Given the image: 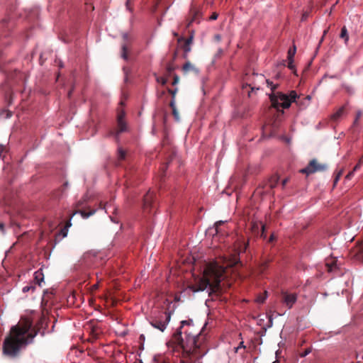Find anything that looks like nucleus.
Instances as JSON below:
<instances>
[{"label":"nucleus","mask_w":363,"mask_h":363,"mask_svg":"<svg viewBox=\"0 0 363 363\" xmlns=\"http://www.w3.org/2000/svg\"><path fill=\"white\" fill-rule=\"evenodd\" d=\"M43 274L40 270L35 272L34 280L37 284L40 286V284L43 281Z\"/></svg>","instance_id":"nucleus-20"},{"label":"nucleus","mask_w":363,"mask_h":363,"mask_svg":"<svg viewBox=\"0 0 363 363\" xmlns=\"http://www.w3.org/2000/svg\"><path fill=\"white\" fill-rule=\"evenodd\" d=\"M172 342L179 347L182 350L184 356L190 359H200L208 351L206 337L193 324L192 320L181 322V326L172 336Z\"/></svg>","instance_id":"nucleus-3"},{"label":"nucleus","mask_w":363,"mask_h":363,"mask_svg":"<svg viewBox=\"0 0 363 363\" xmlns=\"http://www.w3.org/2000/svg\"><path fill=\"white\" fill-rule=\"evenodd\" d=\"M214 38L216 41H220V35L217 34L214 36Z\"/></svg>","instance_id":"nucleus-41"},{"label":"nucleus","mask_w":363,"mask_h":363,"mask_svg":"<svg viewBox=\"0 0 363 363\" xmlns=\"http://www.w3.org/2000/svg\"><path fill=\"white\" fill-rule=\"evenodd\" d=\"M247 96H250V91H247Z\"/></svg>","instance_id":"nucleus-54"},{"label":"nucleus","mask_w":363,"mask_h":363,"mask_svg":"<svg viewBox=\"0 0 363 363\" xmlns=\"http://www.w3.org/2000/svg\"><path fill=\"white\" fill-rule=\"evenodd\" d=\"M273 363H279L278 361H274Z\"/></svg>","instance_id":"nucleus-56"},{"label":"nucleus","mask_w":363,"mask_h":363,"mask_svg":"<svg viewBox=\"0 0 363 363\" xmlns=\"http://www.w3.org/2000/svg\"><path fill=\"white\" fill-rule=\"evenodd\" d=\"M328 32V28L324 30L323 35L320 40L319 45L323 42L324 37L325 36V35L327 34Z\"/></svg>","instance_id":"nucleus-38"},{"label":"nucleus","mask_w":363,"mask_h":363,"mask_svg":"<svg viewBox=\"0 0 363 363\" xmlns=\"http://www.w3.org/2000/svg\"><path fill=\"white\" fill-rule=\"evenodd\" d=\"M218 13H213L211 15V16L210 17V19H211V20H216V19H217V18H218Z\"/></svg>","instance_id":"nucleus-40"},{"label":"nucleus","mask_w":363,"mask_h":363,"mask_svg":"<svg viewBox=\"0 0 363 363\" xmlns=\"http://www.w3.org/2000/svg\"><path fill=\"white\" fill-rule=\"evenodd\" d=\"M307 15H308V14H307L306 13H303V16H302L301 20H302V21H304V20L306 18Z\"/></svg>","instance_id":"nucleus-44"},{"label":"nucleus","mask_w":363,"mask_h":363,"mask_svg":"<svg viewBox=\"0 0 363 363\" xmlns=\"http://www.w3.org/2000/svg\"><path fill=\"white\" fill-rule=\"evenodd\" d=\"M279 77H280V74H277L275 77H276V79H278Z\"/></svg>","instance_id":"nucleus-49"},{"label":"nucleus","mask_w":363,"mask_h":363,"mask_svg":"<svg viewBox=\"0 0 363 363\" xmlns=\"http://www.w3.org/2000/svg\"><path fill=\"white\" fill-rule=\"evenodd\" d=\"M221 223H222L221 221H219L218 223H216V225L221 224Z\"/></svg>","instance_id":"nucleus-55"},{"label":"nucleus","mask_w":363,"mask_h":363,"mask_svg":"<svg viewBox=\"0 0 363 363\" xmlns=\"http://www.w3.org/2000/svg\"><path fill=\"white\" fill-rule=\"evenodd\" d=\"M240 264L235 257H222L219 260L208 262L203 269V277L194 284L189 286L193 292L203 291L209 289V295L220 291V282L227 278L230 269Z\"/></svg>","instance_id":"nucleus-2"},{"label":"nucleus","mask_w":363,"mask_h":363,"mask_svg":"<svg viewBox=\"0 0 363 363\" xmlns=\"http://www.w3.org/2000/svg\"><path fill=\"white\" fill-rule=\"evenodd\" d=\"M363 164L362 163H360L359 161L358 162V163L354 166V167L353 168L352 171L354 172H356L357 170H358L359 168H360V166Z\"/></svg>","instance_id":"nucleus-36"},{"label":"nucleus","mask_w":363,"mask_h":363,"mask_svg":"<svg viewBox=\"0 0 363 363\" xmlns=\"http://www.w3.org/2000/svg\"><path fill=\"white\" fill-rule=\"evenodd\" d=\"M201 16V13L199 9L194 7L191 8L189 18L187 20L186 28H189L191 23L194 22L199 23Z\"/></svg>","instance_id":"nucleus-12"},{"label":"nucleus","mask_w":363,"mask_h":363,"mask_svg":"<svg viewBox=\"0 0 363 363\" xmlns=\"http://www.w3.org/2000/svg\"><path fill=\"white\" fill-rule=\"evenodd\" d=\"M274 235H273V234H272V235H270V237H269V242H272V241L274 240Z\"/></svg>","instance_id":"nucleus-42"},{"label":"nucleus","mask_w":363,"mask_h":363,"mask_svg":"<svg viewBox=\"0 0 363 363\" xmlns=\"http://www.w3.org/2000/svg\"><path fill=\"white\" fill-rule=\"evenodd\" d=\"M71 225L70 222H68L67 225L60 230V233L56 235V238L61 236L62 238H65L67 235V228Z\"/></svg>","instance_id":"nucleus-22"},{"label":"nucleus","mask_w":363,"mask_h":363,"mask_svg":"<svg viewBox=\"0 0 363 363\" xmlns=\"http://www.w3.org/2000/svg\"><path fill=\"white\" fill-rule=\"evenodd\" d=\"M297 296L296 294H290L283 292L281 294V301L288 308H291L294 304L296 302Z\"/></svg>","instance_id":"nucleus-10"},{"label":"nucleus","mask_w":363,"mask_h":363,"mask_svg":"<svg viewBox=\"0 0 363 363\" xmlns=\"http://www.w3.org/2000/svg\"><path fill=\"white\" fill-rule=\"evenodd\" d=\"M118 162L123 161L126 158L127 152L121 147H118L117 150Z\"/></svg>","instance_id":"nucleus-19"},{"label":"nucleus","mask_w":363,"mask_h":363,"mask_svg":"<svg viewBox=\"0 0 363 363\" xmlns=\"http://www.w3.org/2000/svg\"><path fill=\"white\" fill-rule=\"evenodd\" d=\"M130 43V36L128 33H124L123 35V43L121 44V57L125 60H128V51Z\"/></svg>","instance_id":"nucleus-9"},{"label":"nucleus","mask_w":363,"mask_h":363,"mask_svg":"<svg viewBox=\"0 0 363 363\" xmlns=\"http://www.w3.org/2000/svg\"><path fill=\"white\" fill-rule=\"evenodd\" d=\"M179 77L178 75L177 74H174V77H173V82H172V85H176L179 83Z\"/></svg>","instance_id":"nucleus-31"},{"label":"nucleus","mask_w":363,"mask_h":363,"mask_svg":"<svg viewBox=\"0 0 363 363\" xmlns=\"http://www.w3.org/2000/svg\"><path fill=\"white\" fill-rule=\"evenodd\" d=\"M344 113H345V107L342 106L335 113H334L331 116V117H330L331 120L333 121H337L342 116Z\"/></svg>","instance_id":"nucleus-18"},{"label":"nucleus","mask_w":363,"mask_h":363,"mask_svg":"<svg viewBox=\"0 0 363 363\" xmlns=\"http://www.w3.org/2000/svg\"><path fill=\"white\" fill-rule=\"evenodd\" d=\"M362 46H363V43H362Z\"/></svg>","instance_id":"nucleus-57"},{"label":"nucleus","mask_w":363,"mask_h":363,"mask_svg":"<svg viewBox=\"0 0 363 363\" xmlns=\"http://www.w3.org/2000/svg\"><path fill=\"white\" fill-rule=\"evenodd\" d=\"M265 81L267 84V86L271 88V90L273 92L272 94H270L269 98L274 108H278L281 106L283 108H288L292 102H296V99L298 98V96L295 91H291L289 95L281 92L274 93V91L278 87V84H274L269 79H266Z\"/></svg>","instance_id":"nucleus-4"},{"label":"nucleus","mask_w":363,"mask_h":363,"mask_svg":"<svg viewBox=\"0 0 363 363\" xmlns=\"http://www.w3.org/2000/svg\"><path fill=\"white\" fill-rule=\"evenodd\" d=\"M125 112L121 111L118 112L117 116V130H111L108 133V137L113 136L118 143L119 140V135L127 130L126 123L124 121Z\"/></svg>","instance_id":"nucleus-5"},{"label":"nucleus","mask_w":363,"mask_h":363,"mask_svg":"<svg viewBox=\"0 0 363 363\" xmlns=\"http://www.w3.org/2000/svg\"><path fill=\"white\" fill-rule=\"evenodd\" d=\"M267 269V263L262 264L259 267V272H263Z\"/></svg>","instance_id":"nucleus-37"},{"label":"nucleus","mask_w":363,"mask_h":363,"mask_svg":"<svg viewBox=\"0 0 363 363\" xmlns=\"http://www.w3.org/2000/svg\"><path fill=\"white\" fill-rule=\"evenodd\" d=\"M34 289H35L34 286H26L23 288L22 291H23V292L26 293V292L29 291L30 290L33 291Z\"/></svg>","instance_id":"nucleus-30"},{"label":"nucleus","mask_w":363,"mask_h":363,"mask_svg":"<svg viewBox=\"0 0 363 363\" xmlns=\"http://www.w3.org/2000/svg\"><path fill=\"white\" fill-rule=\"evenodd\" d=\"M310 352H311V350L306 349L302 353H301L300 355H301V357H306V355H308Z\"/></svg>","instance_id":"nucleus-35"},{"label":"nucleus","mask_w":363,"mask_h":363,"mask_svg":"<svg viewBox=\"0 0 363 363\" xmlns=\"http://www.w3.org/2000/svg\"><path fill=\"white\" fill-rule=\"evenodd\" d=\"M340 37L341 38L344 39L345 45H347V43H348V40H349V35H348L347 30L345 26H343L342 28Z\"/></svg>","instance_id":"nucleus-21"},{"label":"nucleus","mask_w":363,"mask_h":363,"mask_svg":"<svg viewBox=\"0 0 363 363\" xmlns=\"http://www.w3.org/2000/svg\"><path fill=\"white\" fill-rule=\"evenodd\" d=\"M169 106L172 108V113L174 120L177 122H179L180 121V115H179V111L177 110V108L176 106V101H174V100H171L169 102Z\"/></svg>","instance_id":"nucleus-15"},{"label":"nucleus","mask_w":363,"mask_h":363,"mask_svg":"<svg viewBox=\"0 0 363 363\" xmlns=\"http://www.w3.org/2000/svg\"><path fill=\"white\" fill-rule=\"evenodd\" d=\"M96 212V210H91L89 212H86L85 210H76L72 215L71 218L77 214V213H80L82 217L83 218H88L89 216L94 215Z\"/></svg>","instance_id":"nucleus-17"},{"label":"nucleus","mask_w":363,"mask_h":363,"mask_svg":"<svg viewBox=\"0 0 363 363\" xmlns=\"http://www.w3.org/2000/svg\"><path fill=\"white\" fill-rule=\"evenodd\" d=\"M361 116H362V113H361L360 111H358V112L357 113V115H356V118H355V120H354V123H353V125H356L357 124V123H358V120H359V118L361 117Z\"/></svg>","instance_id":"nucleus-33"},{"label":"nucleus","mask_w":363,"mask_h":363,"mask_svg":"<svg viewBox=\"0 0 363 363\" xmlns=\"http://www.w3.org/2000/svg\"><path fill=\"white\" fill-rule=\"evenodd\" d=\"M335 266V261H332L331 263H330L328 262L326 263V267L329 272H331Z\"/></svg>","instance_id":"nucleus-27"},{"label":"nucleus","mask_w":363,"mask_h":363,"mask_svg":"<svg viewBox=\"0 0 363 363\" xmlns=\"http://www.w3.org/2000/svg\"><path fill=\"white\" fill-rule=\"evenodd\" d=\"M359 161L360 163L363 164V154H362V156L359 158Z\"/></svg>","instance_id":"nucleus-45"},{"label":"nucleus","mask_w":363,"mask_h":363,"mask_svg":"<svg viewBox=\"0 0 363 363\" xmlns=\"http://www.w3.org/2000/svg\"><path fill=\"white\" fill-rule=\"evenodd\" d=\"M48 325V320L42 313L38 321L33 327V322L28 318L21 319L18 323L11 328L10 334L4 342L3 352L4 354L15 357L21 350L33 342L34 337L40 333L45 335Z\"/></svg>","instance_id":"nucleus-1"},{"label":"nucleus","mask_w":363,"mask_h":363,"mask_svg":"<svg viewBox=\"0 0 363 363\" xmlns=\"http://www.w3.org/2000/svg\"><path fill=\"white\" fill-rule=\"evenodd\" d=\"M157 82L161 83L162 85H164L167 82V79L166 77H157L156 78Z\"/></svg>","instance_id":"nucleus-26"},{"label":"nucleus","mask_w":363,"mask_h":363,"mask_svg":"<svg viewBox=\"0 0 363 363\" xmlns=\"http://www.w3.org/2000/svg\"><path fill=\"white\" fill-rule=\"evenodd\" d=\"M266 226L262 222H252L251 221V235L259 236L262 238H266L265 233Z\"/></svg>","instance_id":"nucleus-8"},{"label":"nucleus","mask_w":363,"mask_h":363,"mask_svg":"<svg viewBox=\"0 0 363 363\" xmlns=\"http://www.w3.org/2000/svg\"><path fill=\"white\" fill-rule=\"evenodd\" d=\"M155 194L152 191H148L143 198V209L145 211L149 212L152 207H153V201Z\"/></svg>","instance_id":"nucleus-11"},{"label":"nucleus","mask_w":363,"mask_h":363,"mask_svg":"<svg viewBox=\"0 0 363 363\" xmlns=\"http://www.w3.org/2000/svg\"><path fill=\"white\" fill-rule=\"evenodd\" d=\"M296 45H294L293 48H290L288 51V56H287L288 60H294V57L296 54Z\"/></svg>","instance_id":"nucleus-23"},{"label":"nucleus","mask_w":363,"mask_h":363,"mask_svg":"<svg viewBox=\"0 0 363 363\" xmlns=\"http://www.w3.org/2000/svg\"><path fill=\"white\" fill-rule=\"evenodd\" d=\"M243 341L240 342L239 346L237 347H235V352H238L240 350H242L243 351L245 350V346L243 345Z\"/></svg>","instance_id":"nucleus-28"},{"label":"nucleus","mask_w":363,"mask_h":363,"mask_svg":"<svg viewBox=\"0 0 363 363\" xmlns=\"http://www.w3.org/2000/svg\"><path fill=\"white\" fill-rule=\"evenodd\" d=\"M167 91L169 92V94H171L172 100H174V101H175V97H176V94L178 91V89L175 88L174 89H172L167 88Z\"/></svg>","instance_id":"nucleus-25"},{"label":"nucleus","mask_w":363,"mask_h":363,"mask_svg":"<svg viewBox=\"0 0 363 363\" xmlns=\"http://www.w3.org/2000/svg\"><path fill=\"white\" fill-rule=\"evenodd\" d=\"M357 254H358L359 258L363 259V242L361 243L360 246L359 247Z\"/></svg>","instance_id":"nucleus-29"},{"label":"nucleus","mask_w":363,"mask_h":363,"mask_svg":"<svg viewBox=\"0 0 363 363\" xmlns=\"http://www.w3.org/2000/svg\"><path fill=\"white\" fill-rule=\"evenodd\" d=\"M249 242H250V238H247V245H248Z\"/></svg>","instance_id":"nucleus-51"},{"label":"nucleus","mask_w":363,"mask_h":363,"mask_svg":"<svg viewBox=\"0 0 363 363\" xmlns=\"http://www.w3.org/2000/svg\"><path fill=\"white\" fill-rule=\"evenodd\" d=\"M171 318V314L169 312L164 311L160 314L158 317H156L152 320L150 324L155 328L158 329L161 332H164L167 328Z\"/></svg>","instance_id":"nucleus-6"},{"label":"nucleus","mask_w":363,"mask_h":363,"mask_svg":"<svg viewBox=\"0 0 363 363\" xmlns=\"http://www.w3.org/2000/svg\"><path fill=\"white\" fill-rule=\"evenodd\" d=\"M128 4H129V0H128L127 2H126L127 7H128Z\"/></svg>","instance_id":"nucleus-50"},{"label":"nucleus","mask_w":363,"mask_h":363,"mask_svg":"<svg viewBox=\"0 0 363 363\" xmlns=\"http://www.w3.org/2000/svg\"><path fill=\"white\" fill-rule=\"evenodd\" d=\"M327 169L328 165L326 164L318 163L315 159H313L309 162L306 167L301 169L300 172L308 175L316 172H324Z\"/></svg>","instance_id":"nucleus-7"},{"label":"nucleus","mask_w":363,"mask_h":363,"mask_svg":"<svg viewBox=\"0 0 363 363\" xmlns=\"http://www.w3.org/2000/svg\"><path fill=\"white\" fill-rule=\"evenodd\" d=\"M182 71L184 74H186L189 72H194L195 74H199V70L193 65L190 62H186L182 67Z\"/></svg>","instance_id":"nucleus-14"},{"label":"nucleus","mask_w":363,"mask_h":363,"mask_svg":"<svg viewBox=\"0 0 363 363\" xmlns=\"http://www.w3.org/2000/svg\"><path fill=\"white\" fill-rule=\"evenodd\" d=\"M123 70H124V72H125V74H126V73H127V71H126V68H125V67H124V68H123Z\"/></svg>","instance_id":"nucleus-53"},{"label":"nucleus","mask_w":363,"mask_h":363,"mask_svg":"<svg viewBox=\"0 0 363 363\" xmlns=\"http://www.w3.org/2000/svg\"><path fill=\"white\" fill-rule=\"evenodd\" d=\"M289 61V63H288V67L291 69V70H294V65L293 64L294 62V60H288Z\"/></svg>","instance_id":"nucleus-34"},{"label":"nucleus","mask_w":363,"mask_h":363,"mask_svg":"<svg viewBox=\"0 0 363 363\" xmlns=\"http://www.w3.org/2000/svg\"><path fill=\"white\" fill-rule=\"evenodd\" d=\"M287 182H288V179H284V180L282 181V186H283V187L286 185V184L287 183Z\"/></svg>","instance_id":"nucleus-43"},{"label":"nucleus","mask_w":363,"mask_h":363,"mask_svg":"<svg viewBox=\"0 0 363 363\" xmlns=\"http://www.w3.org/2000/svg\"><path fill=\"white\" fill-rule=\"evenodd\" d=\"M0 229L3 230V229H4V224L3 223H0Z\"/></svg>","instance_id":"nucleus-47"},{"label":"nucleus","mask_w":363,"mask_h":363,"mask_svg":"<svg viewBox=\"0 0 363 363\" xmlns=\"http://www.w3.org/2000/svg\"><path fill=\"white\" fill-rule=\"evenodd\" d=\"M269 186L271 188H274L275 186V184H272V182H270Z\"/></svg>","instance_id":"nucleus-46"},{"label":"nucleus","mask_w":363,"mask_h":363,"mask_svg":"<svg viewBox=\"0 0 363 363\" xmlns=\"http://www.w3.org/2000/svg\"><path fill=\"white\" fill-rule=\"evenodd\" d=\"M342 175V171L339 172L334 179V186L338 182L340 177Z\"/></svg>","instance_id":"nucleus-32"},{"label":"nucleus","mask_w":363,"mask_h":363,"mask_svg":"<svg viewBox=\"0 0 363 363\" xmlns=\"http://www.w3.org/2000/svg\"><path fill=\"white\" fill-rule=\"evenodd\" d=\"M193 37L190 36L188 39H184V38H179L178 43L182 44V49L185 53L184 57H186V55L191 51V44L192 43Z\"/></svg>","instance_id":"nucleus-13"},{"label":"nucleus","mask_w":363,"mask_h":363,"mask_svg":"<svg viewBox=\"0 0 363 363\" xmlns=\"http://www.w3.org/2000/svg\"><path fill=\"white\" fill-rule=\"evenodd\" d=\"M267 297V291H264L262 294H259L256 296L254 301L255 303L260 305L262 304Z\"/></svg>","instance_id":"nucleus-16"},{"label":"nucleus","mask_w":363,"mask_h":363,"mask_svg":"<svg viewBox=\"0 0 363 363\" xmlns=\"http://www.w3.org/2000/svg\"><path fill=\"white\" fill-rule=\"evenodd\" d=\"M72 90L69 91V93H68V96H69V97H70V96H71V94H72Z\"/></svg>","instance_id":"nucleus-48"},{"label":"nucleus","mask_w":363,"mask_h":363,"mask_svg":"<svg viewBox=\"0 0 363 363\" xmlns=\"http://www.w3.org/2000/svg\"><path fill=\"white\" fill-rule=\"evenodd\" d=\"M354 172L353 171H351L350 172H349L347 176H346V179H350L352 178V177L354 175Z\"/></svg>","instance_id":"nucleus-39"},{"label":"nucleus","mask_w":363,"mask_h":363,"mask_svg":"<svg viewBox=\"0 0 363 363\" xmlns=\"http://www.w3.org/2000/svg\"><path fill=\"white\" fill-rule=\"evenodd\" d=\"M174 36H176V37H177V36H178L177 33H174Z\"/></svg>","instance_id":"nucleus-52"},{"label":"nucleus","mask_w":363,"mask_h":363,"mask_svg":"<svg viewBox=\"0 0 363 363\" xmlns=\"http://www.w3.org/2000/svg\"><path fill=\"white\" fill-rule=\"evenodd\" d=\"M174 69H175V67H174V64L172 62L169 63L166 67L167 75L170 76Z\"/></svg>","instance_id":"nucleus-24"}]
</instances>
